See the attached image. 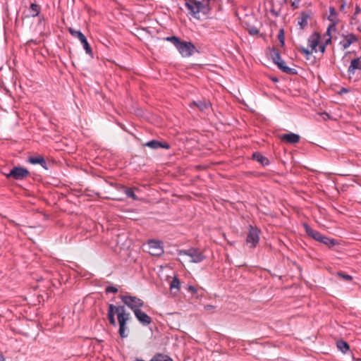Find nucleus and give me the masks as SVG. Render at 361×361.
<instances>
[{"label": "nucleus", "mask_w": 361, "mask_h": 361, "mask_svg": "<svg viewBox=\"0 0 361 361\" xmlns=\"http://www.w3.org/2000/svg\"><path fill=\"white\" fill-rule=\"evenodd\" d=\"M130 319V316L123 317V315H120L119 317H118V322L119 325L118 334L122 338L128 337V334L126 333V331L128 330L127 322Z\"/></svg>", "instance_id": "nucleus-11"}, {"label": "nucleus", "mask_w": 361, "mask_h": 361, "mask_svg": "<svg viewBox=\"0 0 361 361\" xmlns=\"http://www.w3.org/2000/svg\"><path fill=\"white\" fill-rule=\"evenodd\" d=\"M143 146L148 147L152 149H157L159 148L169 149L170 145L166 142H161L157 140H152L143 144Z\"/></svg>", "instance_id": "nucleus-14"}, {"label": "nucleus", "mask_w": 361, "mask_h": 361, "mask_svg": "<svg viewBox=\"0 0 361 361\" xmlns=\"http://www.w3.org/2000/svg\"><path fill=\"white\" fill-rule=\"evenodd\" d=\"M150 361H173L169 355L157 353L154 355Z\"/></svg>", "instance_id": "nucleus-26"}, {"label": "nucleus", "mask_w": 361, "mask_h": 361, "mask_svg": "<svg viewBox=\"0 0 361 361\" xmlns=\"http://www.w3.org/2000/svg\"><path fill=\"white\" fill-rule=\"evenodd\" d=\"M211 103L209 101L206 99L199 100V101H193L190 104V106H195L200 111H204L205 109H209L211 106Z\"/></svg>", "instance_id": "nucleus-20"}, {"label": "nucleus", "mask_w": 361, "mask_h": 361, "mask_svg": "<svg viewBox=\"0 0 361 361\" xmlns=\"http://www.w3.org/2000/svg\"><path fill=\"white\" fill-rule=\"evenodd\" d=\"M59 273L58 271H52L51 270L47 269V280H49L51 284L57 287L61 285L59 280Z\"/></svg>", "instance_id": "nucleus-15"}, {"label": "nucleus", "mask_w": 361, "mask_h": 361, "mask_svg": "<svg viewBox=\"0 0 361 361\" xmlns=\"http://www.w3.org/2000/svg\"><path fill=\"white\" fill-rule=\"evenodd\" d=\"M326 47L325 45H324L323 44H321V45H319V51H320L322 54H324V53L325 52V51H326Z\"/></svg>", "instance_id": "nucleus-43"}, {"label": "nucleus", "mask_w": 361, "mask_h": 361, "mask_svg": "<svg viewBox=\"0 0 361 361\" xmlns=\"http://www.w3.org/2000/svg\"><path fill=\"white\" fill-rule=\"evenodd\" d=\"M164 40L171 42L176 47L180 39L176 36H171L165 37Z\"/></svg>", "instance_id": "nucleus-31"}, {"label": "nucleus", "mask_w": 361, "mask_h": 361, "mask_svg": "<svg viewBox=\"0 0 361 361\" xmlns=\"http://www.w3.org/2000/svg\"><path fill=\"white\" fill-rule=\"evenodd\" d=\"M336 346L338 349L343 353H347V352L350 350V345L343 340L338 341Z\"/></svg>", "instance_id": "nucleus-24"}, {"label": "nucleus", "mask_w": 361, "mask_h": 361, "mask_svg": "<svg viewBox=\"0 0 361 361\" xmlns=\"http://www.w3.org/2000/svg\"><path fill=\"white\" fill-rule=\"evenodd\" d=\"M324 115H326L327 117H329V114H327V113H324Z\"/></svg>", "instance_id": "nucleus-52"}, {"label": "nucleus", "mask_w": 361, "mask_h": 361, "mask_svg": "<svg viewBox=\"0 0 361 361\" xmlns=\"http://www.w3.org/2000/svg\"><path fill=\"white\" fill-rule=\"evenodd\" d=\"M313 13L312 11H302L300 12L298 18V24L300 26V29L305 30L308 25V20L312 18Z\"/></svg>", "instance_id": "nucleus-10"}, {"label": "nucleus", "mask_w": 361, "mask_h": 361, "mask_svg": "<svg viewBox=\"0 0 361 361\" xmlns=\"http://www.w3.org/2000/svg\"><path fill=\"white\" fill-rule=\"evenodd\" d=\"M356 70H361L360 59H354L351 61L348 69V73L349 75H354Z\"/></svg>", "instance_id": "nucleus-18"}, {"label": "nucleus", "mask_w": 361, "mask_h": 361, "mask_svg": "<svg viewBox=\"0 0 361 361\" xmlns=\"http://www.w3.org/2000/svg\"><path fill=\"white\" fill-rule=\"evenodd\" d=\"M33 174H34L35 176H37L36 172H33Z\"/></svg>", "instance_id": "nucleus-53"}, {"label": "nucleus", "mask_w": 361, "mask_h": 361, "mask_svg": "<svg viewBox=\"0 0 361 361\" xmlns=\"http://www.w3.org/2000/svg\"><path fill=\"white\" fill-rule=\"evenodd\" d=\"M122 302L135 313V310H140L145 305L144 301L136 297L129 295H119Z\"/></svg>", "instance_id": "nucleus-5"}, {"label": "nucleus", "mask_w": 361, "mask_h": 361, "mask_svg": "<svg viewBox=\"0 0 361 361\" xmlns=\"http://www.w3.org/2000/svg\"><path fill=\"white\" fill-rule=\"evenodd\" d=\"M349 92V90L347 89V88H345V87H342L339 92V94H343V93H347Z\"/></svg>", "instance_id": "nucleus-45"}, {"label": "nucleus", "mask_w": 361, "mask_h": 361, "mask_svg": "<svg viewBox=\"0 0 361 361\" xmlns=\"http://www.w3.org/2000/svg\"><path fill=\"white\" fill-rule=\"evenodd\" d=\"M299 3H300V1H297V0H294L291 3L292 9L293 10H295V9L298 8H299Z\"/></svg>", "instance_id": "nucleus-40"}, {"label": "nucleus", "mask_w": 361, "mask_h": 361, "mask_svg": "<svg viewBox=\"0 0 361 361\" xmlns=\"http://www.w3.org/2000/svg\"><path fill=\"white\" fill-rule=\"evenodd\" d=\"M280 138L282 142L288 144H295L298 143L300 140L299 135L293 133L283 134L281 135Z\"/></svg>", "instance_id": "nucleus-16"}, {"label": "nucleus", "mask_w": 361, "mask_h": 361, "mask_svg": "<svg viewBox=\"0 0 361 361\" xmlns=\"http://www.w3.org/2000/svg\"><path fill=\"white\" fill-rule=\"evenodd\" d=\"M185 7L189 11V13L194 18L199 19L198 14L202 13L207 15L211 11L208 4L202 3L197 0H185Z\"/></svg>", "instance_id": "nucleus-1"}, {"label": "nucleus", "mask_w": 361, "mask_h": 361, "mask_svg": "<svg viewBox=\"0 0 361 361\" xmlns=\"http://www.w3.org/2000/svg\"><path fill=\"white\" fill-rule=\"evenodd\" d=\"M181 56L184 58L190 57L195 52H198L196 47L192 42L180 40L176 47Z\"/></svg>", "instance_id": "nucleus-4"}, {"label": "nucleus", "mask_w": 361, "mask_h": 361, "mask_svg": "<svg viewBox=\"0 0 361 361\" xmlns=\"http://www.w3.org/2000/svg\"><path fill=\"white\" fill-rule=\"evenodd\" d=\"M125 193L128 197L132 198L134 200H138L137 196L135 194L133 189L131 188H126L125 189Z\"/></svg>", "instance_id": "nucleus-29"}, {"label": "nucleus", "mask_w": 361, "mask_h": 361, "mask_svg": "<svg viewBox=\"0 0 361 361\" xmlns=\"http://www.w3.org/2000/svg\"><path fill=\"white\" fill-rule=\"evenodd\" d=\"M51 317H54V321L53 322L47 323V326H51L52 327V326H59L61 322L60 316L57 315L56 314H54V313H51Z\"/></svg>", "instance_id": "nucleus-28"}, {"label": "nucleus", "mask_w": 361, "mask_h": 361, "mask_svg": "<svg viewBox=\"0 0 361 361\" xmlns=\"http://www.w3.org/2000/svg\"><path fill=\"white\" fill-rule=\"evenodd\" d=\"M247 30L249 35H250L252 36L258 35L259 32V30L256 27H254V26L248 27Z\"/></svg>", "instance_id": "nucleus-36"}, {"label": "nucleus", "mask_w": 361, "mask_h": 361, "mask_svg": "<svg viewBox=\"0 0 361 361\" xmlns=\"http://www.w3.org/2000/svg\"><path fill=\"white\" fill-rule=\"evenodd\" d=\"M40 7L36 4H32L29 8V15L32 17H36L39 15Z\"/></svg>", "instance_id": "nucleus-27"}, {"label": "nucleus", "mask_w": 361, "mask_h": 361, "mask_svg": "<svg viewBox=\"0 0 361 361\" xmlns=\"http://www.w3.org/2000/svg\"><path fill=\"white\" fill-rule=\"evenodd\" d=\"M30 174V172L27 169L22 166H15L8 173L5 175L8 179L23 180L29 176Z\"/></svg>", "instance_id": "nucleus-8"}, {"label": "nucleus", "mask_w": 361, "mask_h": 361, "mask_svg": "<svg viewBox=\"0 0 361 361\" xmlns=\"http://www.w3.org/2000/svg\"><path fill=\"white\" fill-rule=\"evenodd\" d=\"M180 286V280L176 276H175L170 283V288L171 289H173V288L179 289Z\"/></svg>", "instance_id": "nucleus-30"}, {"label": "nucleus", "mask_w": 361, "mask_h": 361, "mask_svg": "<svg viewBox=\"0 0 361 361\" xmlns=\"http://www.w3.org/2000/svg\"><path fill=\"white\" fill-rule=\"evenodd\" d=\"M301 0H297V1H300Z\"/></svg>", "instance_id": "nucleus-55"}, {"label": "nucleus", "mask_w": 361, "mask_h": 361, "mask_svg": "<svg viewBox=\"0 0 361 361\" xmlns=\"http://www.w3.org/2000/svg\"><path fill=\"white\" fill-rule=\"evenodd\" d=\"M304 228L305 229V232L307 235L315 240L326 245L329 248H331L334 246L338 244V241L336 239L334 238H329L326 237V235H322L320 232L318 231H316L313 228H312L309 225L307 224H304Z\"/></svg>", "instance_id": "nucleus-2"}, {"label": "nucleus", "mask_w": 361, "mask_h": 361, "mask_svg": "<svg viewBox=\"0 0 361 361\" xmlns=\"http://www.w3.org/2000/svg\"><path fill=\"white\" fill-rule=\"evenodd\" d=\"M109 307H114L113 311L117 314V318L119 317L120 315H123V317L130 316V313L126 312L124 305L116 306L113 304H109Z\"/></svg>", "instance_id": "nucleus-22"}, {"label": "nucleus", "mask_w": 361, "mask_h": 361, "mask_svg": "<svg viewBox=\"0 0 361 361\" xmlns=\"http://www.w3.org/2000/svg\"><path fill=\"white\" fill-rule=\"evenodd\" d=\"M321 39V35L319 32H314L308 38V43L312 48V51H317V47L319 45Z\"/></svg>", "instance_id": "nucleus-17"}, {"label": "nucleus", "mask_w": 361, "mask_h": 361, "mask_svg": "<svg viewBox=\"0 0 361 361\" xmlns=\"http://www.w3.org/2000/svg\"><path fill=\"white\" fill-rule=\"evenodd\" d=\"M331 39H332L331 37H329L328 39H326V41L324 42V43L323 44L326 47L328 44L331 43Z\"/></svg>", "instance_id": "nucleus-44"}, {"label": "nucleus", "mask_w": 361, "mask_h": 361, "mask_svg": "<svg viewBox=\"0 0 361 361\" xmlns=\"http://www.w3.org/2000/svg\"><path fill=\"white\" fill-rule=\"evenodd\" d=\"M288 0H282V2L281 3V5L283 6L286 4H287Z\"/></svg>", "instance_id": "nucleus-49"}, {"label": "nucleus", "mask_w": 361, "mask_h": 361, "mask_svg": "<svg viewBox=\"0 0 361 361\" xmlns=\"http://www.w3.org/2000/svg\"><path fill=\"white\" fill-rule=\"evenodd\" d=\"M188 290L189 292H190L191 293H192V294H195V293H196L197 292V288L195 286H189L188 288Z\"/></svg>", "instance_id": "nucleus-41"}, {"label": "nucleus", "mask_w": 361, "mask_h": 361, "mask_svg": "<svg viewBox=\"0 0 361 361\" xmlns=\"http://www.w3.org/2000/svg\"><path fill=\"white\" fill-rule=\"evenodd\" d=\"M278 39L281 44V46H283L285 44V38H284V31L283 29H281L278 34Z\"/></svg>", "instance_id": "nucleus-35"}, {"label": "nucleus", "mask_w": 361, "mask_h": 361, "mask_svg": "<svg viewBox=\"0 0 361 361\" xmlns=\"http://www.w3.org/2000/svg\"><path fill=\"white\" fill-rule=\"evenodd\" d=\"M298 50L302 54H305V58L307 60H309L311 55H312V51H310V50H308L307 49L305 48V47H300L298 48Z\"/></svg>", "instance_id": "nucleus-32"}, {"label": "nucleus", "mask_w": 361, "mask_h": 361, "mask_svg": "<svg viewBox=\"0 0 361 361\" xmlns=\"http://www.w3.org/2000/svg\"><path fill=\"white\" fill-rule=\"evenodd\" d=\"M269 55L273 62L277 65L279 69L281 70L283 73L289 75H296L298 73V71L295 68H291L286 66L284 61H283L281 58L280 51L276 48H271Z\"/></svg>", "instance_id": "nucleus-3"}, {"label": "nucleus", "mask_w": 361, "mask_h": 361, "mask_svg": "<svg viewBox=\"0 0 361 361\" xmlns=\"http://www.w3.org/2000/svg\"><path fill=\"white\" fill-rule=\"evenodd\" d=\"M51 162L52 164H54V161H52V160H51V161H49V159L47 157V166L48 164L49 165V164H51ZM46 170H48V167H47V168H46Z\"/></svg>", "instance_id": "nucleus-46"}, {"label": "nucleus", "mask_w": 361, "mask_h": 361, "mask_svg": "<svg viewBox=\"0 0 361 361\" xmlns=\"http://www.w3.org/2000/svg\"><path fill=\"white\" fill-rule=\"evenodd\" d=\"M272 80H273L274 82H278V81H279V80H278L276 78H272Z\"/></svg>", "instance_id": "nucleus-51"}, {"label": "nucleus", "mask_w": 361, "mask_h": 361, "mask_svg": "<svg viewBox=\"0 0 361 361\" xmlns=\"http://www.w3.org/2000/svg\"><path fill=\"white\" fill-rule=\"evenodd\" d=\"M337 275L343 279V280L346 281H351L353 280V277L349 275V274H347L345 273H343L342 271H339L337 273Z\"/></svg>", "instance_id": "nucleus-34"}, {"label": "nucleus", "mask_w": 361, "mask_h": 361, "mask_svg": "<svg viewBox=\"0 0 361 361\" xmlns=\"http://www.w3.org/2000/svg\"><path fill=\"white\" fill-rule=\"evenodd\" d=\"M118 291V288L115 286H107L105 289V292L106 293H116Z\"/></svg>", "instance_id": "nucleus-38"}, {"label": "nucleus", "mask_w": 361, "mask_h": 361, "mask_svg": "<svg viewBox=\"0 0 361 361\" xmlns=\"http://www.w3.org/2000/svg\"><path fill=\"white\" fill-rule=\"evenodd\" d=\"M260 231L252 226L250 225L249 232L246 238L247 244H251L250 247H255L259 240Z\"/></svg>", "instance_id": "nucleus-9"}, {"label": "nucleus", "mask_w": 361, "mask_h": 361, "mask_svg": "<svg viewBox=\"0 0 361 361\" xmlns=\"http://www.w3.org/2000/svg\"><path fill=\"white\" fill-rule=\"evenodd\" d=\"M113 307H108V312L107 317L109 322V324L114 326H116V322L115 319V312L113 311Z\"/></svg>", "instance_id": "nucleus-25"}, {"label": "nucleus", "mask_w": 361, "mask_h": 361, "mask_svg": "<svg viewBox=\"0 0 361 361\" xmlns=\"http://www.w3.org/2000/svg\"><path fill=\"white\" fill-rule=\"evenodd\" d=\"M134 314L142 326H147L152 322V318L141 310H135Z\"/></svg>", "instance_id": "nucleus-13"}, {"label": "nucleus", "mask_w": 361, "mask_h": 361, "mask_svg": "<svg viewBox=\"0 0 361 361\" xmlns=\"http://www.w3.org/2000/svg\"><path fill=\"white\" fill-rule=\"evenodd\" d=\"M345 3L342 4L341 5V6H340V10H341V11L344 10V8H345Z\"/></svg>", "instance_id": "nucleus-47"}, {"label": "nucleus", "mask_w": 361, "mask_h": 361, "mask_svg": "<svg viewBox=\"0 0 361 361\" xmlns=\"http://www.w3.org/2000/svg\"><path fill=\"white\" fill-rule=\"evenodd\" d=\"M152 243L153 244H154V247H157V245L159 244V243H158V242H157V241H152ZM157 248L159 249V252L157 253L156 255H160L163 252V250H162V248H161V247H157Z\"/></svg>", "instance_id": "nucleus-42"}, {"label": "nucleus", "mask_w": 361, "mask_h": 361, "mask_svg": "<svg viewBox=\"0 0 361 361\" xmlns=\"http://www.w3.org/2000/svg\"><path fill=\"white\" fill-rule=\"evenodd\" d=\"M252 159L260 163L263 166H268L270 164L269 159L259 152H255L252 154Z\"/></svg>", "instance_id": "nucleus-21"}, {"label": "nucleus", "mask_w": 361, "mask_h": 361, "mask_svg": "<svg viewBox=\"0 0 361 361\" xmlns=\"http://www.w3.org/2000/svg\"><path fill=\"white\" fill-rule=\"evenodd\" d=\"M27 161L32 164H40L43 169H45V159L42 155L30 156Z\"/></svg>", "instance_id": "nucleus-19"}, {"label": "nucleus", "mask_w": 361, "mask_h": 361, "mask_svg": "<svg viewBox=\"0 0 361 361\" xmlns=\"http://www.w3.org/2000/svg\"><path fill=\"white\" fill-rule=\"evenodd\" d=\"M338 13L336 11V8L334 6L329 7V16H328V20L331 21L332 23L338 24V19L337 18Z\"/></svg>", "instance_id": "nucleus-23"}, {"label": "nucleus", "mask_w": 361, "mask_h": 361, "mask_svg": "<svg viewBox=\"0 0 361 361\" xmlns=\"http://www.w3.org/2000/svg\"><path fill=\"white\" fill-rule=\"evenodd\" d=\"M357 59H360V60H361V56L360 57H358Z\"/></svg>", "instance_id": "nucleus-54"}, {"label": "nucleus", "mask_w": 361, "mask_h": 361, "mask_svg": "<svg viewBox=\"0 0 361 361\" xmlns=\"http://www.w3.org/2000/svg\"><path fill=\"white\" fill-rule=\"evenodd\" d=\"M0 361H5V357L2 354H0Z\"/></svg>", "instance_id": "nucleus-48"}, {"label": "nucleus", "mask_w": 361, "mask_h": 361, "mask_svg": "<svg viewBox=\"0 0 361 361\" xmlns=\"http://www.w3.org/2000/svg\"><path fill=\"white\" fill-rule=\"evenodd\" d=\"M178 255H187L191 258L190 262L200 263L205 259L202 252L198 248L190 247L188 250H177Z\"/></svg>", "instance_id": "nucleus-6"}, {"label": "nucleus", "mask_w": 361, "mask_h": 361, "mask_svg": "<svg viewBox=\"0 0 361 361\" xmlns=\"http://www.w3.org/2000/svg\"><path fill=\"white\" fill-rule=\"evenodd\" d=\"M211 1V0H203V1H202V3L208 4L209 5V1Z\"/></svg>", "instance_id": "nucleus-50"}, {"label": "nucleus", "mask_w": 361, "mask_h": 361, "mask_svg": "<svg viewBox=\"0 0 361 361\" xmlns=\"http://www.w3.org/2000/svg\"><path fill=\"white\" fill-rule=\"evenodd\" d=\"M270 3L272 4V7L270 9V13L275 17L279 16L281 8L279 11H276L274 6L273 1H270Z\"/></svg>", "instance_id": "nucleus-37"}, {"label": "nucleus", "mask_w": 361, "mask_h": 361, "mask_svg": "<svg viewBox=\"0 0 361 361\" xmlns=\"http://www.w3.org/2000/svg\"><path fill=\"white\" fill-rule=\"evenodd\" d=\"M68 30L73 37H76L80 40L81 44L83 45V48L85 50L86 54L90 55V56H92L93 52L92 48L89 44L85 35L82 33L80 30H76L71 27H68Z\"/></svg>", "instance_id": "nucleus-7"}, {"label": "nucleus", "mask_w": 361, "mask_h": 361, "mask_svg": "<svg viewBox=\"0 0 361 361\" xmlns=\"http://www.w3.org/2000/svg\"><path fill=\"white\" fill-rule=\"evenodd\" d=\"M336 25L335 23H331L326 30V32L325 33V36L331 37V31H336Z\"/></svg>", "instance_id": "nucleus-33"}, {"label": "nucleus", "mask_w": 361, "mask_h": 361, "mask_svg": "<svg viewBox=\"0 0 361 361\" xmlns=\"http://www.w3.org/2000/svg\"><path fill=\"white\" fill-rule=\"evenodd\" d=\"M342 37H343V39L340 42L339 44L342 47L343 49H346L353 43L358 41V37L353 33L342 35Z\"/></svg>", "instance_id": "nucleus-12"}, {"label": "nucleus", "mask_w": 361, "mask_h": 361, "mask_svg": "<svg viewBox=\"0 0 361 361\" xmlns=\"http://www.w3.org/2000/svg\"><path fill=\"white\" fill-rule=\"evenodd\" d=\"M360 12H361V8H360V6L356 5L355 12H354L353 15L352 16L351 20H355L357 15L359 14Z\"/></svg>", "instance_id": "nucleus-39"}]
</instances>
